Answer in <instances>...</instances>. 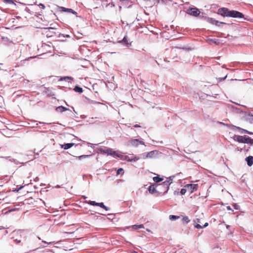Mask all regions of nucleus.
<instances>
[{"label":"nucleus","instance_id":"nucleus-1","mask_svg":"<svg viewBox=\"0 0 253 253\" xmlns=\"http://www.w3.org/2000/svg\"><path fill=\"white\" fill-rule=\"evenodd\" d=\"M217 14L223 17H230L239 19L243 18L244 17V15L242 12L234 10H230L226 7L219 8Z\"/></svg>","mask_w":253,"mask_h":253},{"label":"nucleus","instance_id":"nucleus-2","mask_svg":"<svg viewBox=\"0 0 253 253\" xmlns=\"http://www.w3.org/2000/svg\"><path fill=\"white\" fill-rule=\"evenodd\" d=\"M157 196L163 195L166 194L169 188V187L166 185L164 182L159 184L157 183Z\"/></svg>","mask_w":253,"mask_h":253},{"label":"nucleus","instance_id":"nucleus-3","mask_svg":"<svg viewBox=\"0 0 253 253\" xmlns=\"http://www.w3.org/2000/svg\"><path fill=\"white\" fill-rule=\"evenodd\" d=\"M159 152L157 150L152 151L146 153L141 154V158L143 159L155 158L158 156Z\"/></svg>","mask_w":253,"mask_h":253},{"label":"nucleus","instance_id":"nucleus-4","mask_svg":"<svg viewBox=\"0 0 253 253\" xmlns=\"http://www.w3.org/2000/svg\"><path fill=\"white\" fill-rule=\"evenodd\" d=\"M140 144L145 146V143L143 141L142 138L132 139L130 140L127 143L128 146H130L134 147H137Z\"/></svg>","mask_w":253,"mask_h":253},{"label":"nucleus","instance_id":"nucleus-5","mask_svg":"<svg viewBox=\"0 0 253 253\" xmlns=\"http://www.w3.org/2000/svg\"><path fill=\"white\" fill-rule=\"evenodd\" d=\"M186 12L188 14L195 17L200 15V10L196 7L190 8L187 9Z\"/></svg>","mask_w":253,"mask_h":253},{"label":"nucleus","instance_id":"nucleus-6","mask_svg":"<svg viewBox=\"0 0 253 253\" xmlns=\"http://www.w3.org/2000/svg\"><path fill=\"white\" fill-rule=\"evenodd\" d=\"M207 21L212 25H215L217 26H220L221 24H226V23L223 22H219L212 18L207 17L206 18Z\"/></svg>","mask_w":253,"mask_h":253},{"label":"nucleus","instance_id":"nucleus-7","mask_svg":"<svg viewBox=\"0 0 253 253\" xmlns=\"http://www.w3.org/2000/svg\"><path fill=\"white\" fill-rule=\"evenodd\" d=\"M247 136H243L238 135H235L233 137V139L237 142L240 143H245L247 142Z\"/></svg>","mask_w":253,"mask_h":253},{"label":"nucleus","instance_id":"nucleus-8","mask_svg":"<svg viewBox=\"0 0 253 253\" xmlns=\"http://www.w3.org/2000/svg\"><path fill=\"white\" fill-rule=\"evenodd\" d=\"M140 159H142L141 158V155H140V157H137L136 156H132L130 157L128 156H126L125 160L128 161V162H136L138 160H139Z\"/></svg>","mask_w":253,"mask_h":253},{"label":"nucleus","instance_id":"nucleus-9","mask_svg":"<svg viewBox=\"0 0 253 253\" xmlns=\"http://www.w3.org/2000/svg\"><path fill=\"white\" fill-rule=\"evenodd\" d=\"M244 118L246 121L249 122L250 123H253V115L251 113L245 112Z\"/></svg>","mask_w":253,"mask_h":253},{"label":"nucleus","instance_id":"nucleus-10","mask_svg":"<svg viewBox=\"0 0 253 253\" xmlns=\"http://www.w3.org/2000/svg\"><path fill=\"white\" fill-rule=\"evenodd\" d=\"M106 152V153L105 154L107 155L117 156L119 158H121V157L123 156L122 155L118 154L116 151H113L111 148H107Z\"/></svg>","mask_w":253,"mask_h":253},{"label":"nucleus","instance_id":"nucleus-11","mask_svg":"<svg viewBox=\"0 0 253 253\" xmlns=\"http://www.w3.org/2000/svg\"><path fill=\"white\" fill-rule=\"evenodd\" d=\"M157 183H154L151 185L148 188V191L150 193L154 194L155 193L157 194Z\"/></svg>","mask_w":253,"mask_h":253},{"label":"nucleus","instance_id":"nucleus-12","mask_svg":"<svg viewBox=\"0 0 253 253\" xmlns=\"http://www.w3.org/2000/svg\"><path fill=\"white\" fill-rule=\"evenodd\" d=\"M59 9H60V11L72 13L74 15L77 14V12H76L75 11H74L73 9H72L71 8H68L61 6V7H59Z\"/></svg>","mask_w":253,"mask_h":253},{"label":"nucleus","instance_id":"nucleus-13","mask_svg":"<svg viewBox=\"0 0 253 253\" xmlns=\"http://www.w3.org/2000/svg\"><path fill=\"white\" fill-rule=\"evenodd\" d=\"M118 42L119 43H124L127 46L131 44V42L126 36H125L122 40L119 41Z\"/></svg>","mask_w":253,"mask_h":253},{"label":"nucleus","instance_id":"nucleus-14","mask_svg":"<svg viewBox=\"0 0 253 253\" xmlns=\"http://www.w3.org/2000/svg\"><path fill=\"white\" fill-rule=\"evenodd\" d=\"M229 126L231 127V129L233 130H242V132H241V133H243V132L248 133L249 132L248 130H247L246 129H243V128H241L240 127L236 126H233V125H229Z\"/></svg>","mask_w":253,"mask_h":253},{"label":"nucleus","instance_id":"nucleus-15","mask_svg":"<svg viewBox=\"0 0 253 253\" xmlns=\"http://www.w3.org/2000/svg\"><path fill=\"white\" fill-rule=\"evenodd\" d=\"M246 161L248 165L251 167L253 164V156H250L246 158Z\"/></svg>","mask_w":253,"mask_h":253},{"label":"nucleus","instance_id":"nucleus-16","mask_svg":"<svg viewBox=\"0 0 253 253\" xmlns=\"http://www.w3.org/2000/svg\"><path fill=\"white\" fill-rule=\"evenodd\" d=\"M104 83L106 86L108 88H109L110 89H115L116 88V85L112 82H109L108 81L107 83L105 82Z\"/></svg>","mask_w":253,"mask_h":253},{"label":"nucleus","instance_id":"nucleus-17","mask_svg":"<svg viewBox=\"0 0 253 253\" xmlns=\"http://www.w3.org/2000/svg\"><path fill=\"white\" fill-rule=\"evenodd\" d=\"M74 145H75V143H65V144L62 145L61 146V147L62 148H64L65 150H67V149L71 148Z\"/></svg>","mask_w":253,"mask_h":253},{"label":"nucleus","instance_id":"nucleus-18","mask_svg":"<svg viewBox=\"0 0 253 253\" xmlns=\"http://www.w3.org/2000/svg\"><path fill=\"white\" fill-rule=\"evenodd\" d=\"M187 187L188 188H190L191 190V192H193L194 191H196L197 190L198 188V185L195 184H190L187 185Z\"/></svg>","mask_w":253,"mask_h":253},{"label":"nucleus","instance_id":"nucleus-19","mask_svg":"<svg viewBox=\"0 0 253 253\" xmlns=\"http://www.w3.org/2000/svg\"><path fill=\"white\" fill-rule=\"evenodd\" d=\"M67 110H69V109L63 106H58L56 108V111L58 112H63Z\"/></svg>","mask_w":253,"mask_h":253},{"label":"nucleus","instance_id":"nucleus-20","mask_svg":"<svg viewBox=\"0 0 253 253\" xmlns=\"http://www.w3.org/2000/svg\"><path fill=\"white\" fill-rule=\"evenodd\" d=\"M174 177V176H169V177L167 178V180L164 181V182L169 187V185L171 183H172L173 178Z\"/></svg>","mask_w":253,"mask_h":253},{"label":"nucleus","instance_id":"nucleus-21","mask_svg":"<svg viewBox=\"0 0 253 253\" xmlns=\"http://www.w3.org/2000/svg\"><path fill=\"white\" fill-rule=\"evenodd\" d=\"M153 180L156 183H158L164 180L163 177H160L159 175H157V176H155L153 178Z\"/></svg>","mask_w":253,"mask_h":253},{"label":"nucleus","instance_id":"nucleus-22","mask_svg":"<svg viewBox=\"0 0 253 253\" xmlns=\"http://www.w3.org/2000/svg\"><path fill=\"white\" fill-rule=\"evenodd\" d=\"M6 158L7 159H8L9 161L13 162L16 165H18V164H20L23 163V162H19L17 160L14 159L13 158H11L10 157H6Z\"/></svg>","mask_w":253,"mask_h":253},{"label":"nucleus","instance_id":"nucleus-23","mask_svg":"<svg viewBox=\"0 0 253 253\" xmlns=\"http://www.w3.org/2000/svg\"><path fill=\"white\" fill-rule=\"evenodd\" d=\"M98 207H100L101 208L104 209L106 211H108L110 210V208L107 206H106L103 203H98Z\"/></svg>","mask_w":253,"mask_h":253},{"label":"nucleus","instance_id":"nucleus-24","mask_svg":"<svg viewBox=\"0 0 253 253\" xmlns=\"http://www.w3.org/2000/svg\"><path fill=\"white\" fill-rule=\"evenodd\" d=\"M208 225L209 224L208 222L205 223L203 226H201L200 224H195V227L197 229H202L207 227Z\"/></svg>","mask_w":253,"mask_h":253},{"label":"nucleus","instance_id":"nucleus-25","mask_svg":"<svg viewBox=\"0 0 253 253\" xmlns=\"http://www.w3.org/2000/svg\"><path fill=\"white\" fill-rule=\"evenodd\" d=\"M74 90L79 93H82L83 91V88L78 85L75 86Z\"/></svg>","mask_w":253,"mask_h":253},{"label":"nucleus","instance_id":"nucleus-26","mask_svg":"<svg viewBox=\"0 0 253 253\" xmlns=\"http://www.w3.org/2000/svg\"><path fill=\"white\" fill-rule=\"evenodd\" d=\"M85 203H87L91 206H97L98 203H97L95 201H85Z\"/></svg>","mask_w":253,"mask_h":253},{"label":"nucleus","instance_id":"nucleus-27","mask_svg":"<svg viewBox=\"0 0 253 253\" xmlns=\"http://www.w3.org/2000/svg\"><path fill=\"white\" fill-rule=\"evenodd\" d=\"M132 227L134 229H141L144 228V225L143 224L133 225L132 226Z\"/></svg>","mask_w":253,"mask_h":253},{"label":"nucleus","instance_id":"nucleus-28","mask_svg":"<svg viewBox=\"0 0 253 253\" xmlns=\"http://www.w3.org/2000/svg\"><path fill=\"white\" fill-rule=\"evenodd\" d=\"M179 218H180L179 216L174 215H170L169 216V220H170L171 221L175 220H176L177 219H178Z\"/></svg>","mask_w":253,"mask_h":253},{"label":"nucleus","instance_id":"nucleus-29","mask_svg":"<svg viewBox=\"0 0 253 253\" xmlns=\"http://www.w3.org/2000/svg\"><path fill=\"white\" fill-rule=\"evenodd\" d=\"M107 148L106 147H103V148H99L98 149V151L100 153H102V154H105L106 153V150Z\"/></svg>","mask_w":253,"mask_h":253},{"label":"nucleus","instance_id":"nucleus-30","mask_svg":"<svg viewBox=\"0 0 253 253\" xmlns=\"http://www.w3.org/2000/svg\"><path fill=\"white\" fill-rule=\"evenodd\" d=\"M182 220L184 223H186V224H187L188 223H189L190 222V220H189L188 217L187 216L183 217Z\"/></svg>","mask_w":253,"mask_h":253},{"label":"nucleus","instance_id":"nucleus-31","mask_svg":"<svg viewBox=\"0 0 253 253\" xmlns=\"http://www.w3.org/2000/svg\"><path fill=\"white\" fill-rule=\"evenodd\" d=\"M90 156H91L90 155H81V156H78L77 157L79 160H81L84 158H88Z\"/></svg>","mask_w":253,"mask_h":253},{"label":"nucleus","instance_id":"nucleus-32","mask_svg":"<svg viewBox=\"0 0 253 253\" xmlns=\"http://www.w3.org/2000/svg\"><path fill=\"white\" fill-rule=\"evenodd\" d=\"M246 139L247 142H246L245 143L253 144V139H252L251 137L247 136Z\"/></svg>","mask_w":253,"mask_h":253},{"label":"nucleus","instance_id":"nucleus-33","mask_svg":"<svg viewBox=\"0 0 253 253\" xmlns=\"http://www.w3.org/2000/svg\"><path fill=\"white\" fill-rule=\"evenodd\" d=\"M2 0L5 3H7V4H14L15 5H16L15 3H14V2L13 0Z\"/></svg>","mask_w":253,"mask_h":253},{"label":"nucleus","instance_id":"nucleus-34","mask_svg":"<svg viewBox=\"0 0 253 253\" xmlns=\"http://www.w3.org/2000/svg\"><path fill=\"white\" fill-rule=\"evenodd\" d=\"M59 79H74V78L70 76H64L60 77Z\"/></svg>","mask_w":253,"mask_h":253},{"label":"nucleus","instance_id":"nucleus-35","mask_svg":"<svg viewBox=\"0 0 253 253\" xmlns=\"http://www.w3.org/2000/svg\"><path fill=\"white\" fill-rule=\"evenodd\" d=\"M186 192V189H184V188H182L180 190V194L183 195L184 194H185V193Z\"/></svg>","mask_w":253,"mask_h":253},{"label":"nucleus","instance_id":"nucleus-36","mask_svg":"<svg viewBox=\"0 0 253 253\" xmlns=\"http://www.w3.org/2000/svg\"><path fill=\"white\" fill-rule=\"evenodd\" d=\"M233 207L235 210H239L240 208V206L237 204H233Z\"/></svg>","mask_w":253,"mask_h":253},{"label":"nucleus","instance_id":"nucleus-37","mask_svg":"<svg viewBox=\"0 0 253 253\" xmlns=\"http://www.w3.org/2000/svg\"><path fill=\"white\" fill-rule=\"evenodd\" d=\"M124 171V169H123L122 168H119V169H118L117 171V174H120L122 171Z\"/></svg>","mask_w":253,"mask_h":253},{"label":"nucleus","instance_id":"nucleus-38","mask_svg":"<svg viewBox=\"0 0 253 253\" xmlns=\"http://www.w3.org/2000/svg\"><path fill=\"white\" fill-rule=\"evenodd\" d=\"M200 220L198 218H197L195 220H194V225H195V224H199L198 223L200 222Z\"/></svg>","mask_w":253,"mask_h":253},{"label":"nucleus","instance_id":"nucleus-39","mask_svg":"<svg viewBox=\"0 0 253 253\" xmlns=\"http://www.w3.org/2000/svg\"><path fill=\"white\" fill-rule=\"evenodd\" d=\"M39 6L41 7L42 8V9H44L45 8V6L42 3H40V4H39L38 5Z\"/></svg>","mask_w":253,"mask_h":253},{"label":"nucleus","instance_id":"nucleus-40","mask_svg":"<svg viewBox=\"0 0 253 253\" xmlns=\"http://www.w3.org/2000/svg\"><path fill=\"white\" fill-rule=\"evenodd\" d=\"M227 75H228V74H227L224 77L216 78V79H222V80L226 79V78L227 77Z\"/></svg>","mask_w":253,"mask_h":253},{"label":"nucleus","instance_id":"nucleus-41","mask_svg":"<svg viewBox=\"0 0 253 253\" xmlns=\"http://www.w3.org/2000/svg\"><path fill=\"white\" fill-rule=\"evenodd\" d=\"M227 209L228 210H230V211H233V210L231 208V207L230 206H227Z\"/></svg>","mask_w":253,"mask_h":253},{"label":"nucleus","instance_id":"nucleus-42","mask_svg":"<svg viewBox=\"0 0 253 253\" xmlns=\"http://www.w3.org/2000/svg\"><path fill=\"white\" fill-rule=\"evenodd\" d=\"M211 41H213V42H214L215 43H216L217 41H218V40L217 39H211Z\"/></svg>","mask_w":253,"mask_h":253},{"label":"nucleus","instance_id":"nucleus-43","mask_svg":"<svg viewBox=\"0 0 253 253\" xmlns=\"http://www.w3.org/2000/svg\"><path fill=\"white\" fill-rule=\"evenodd\" d=\"M134 127H140V126H139V125H137V124H136L134 126Z\"/></svg>","mask_w":253,"mask_h":253},{"label":"nucleus","instance_id":"nucleus-44","mask_svg":"<svg viewBox=\"0 0 253 253\" xmlns=\"http://www.w3.org/2000/svg\"><path fill=\"white\" fill-rule=\"evenodd\" d=\"M39 177H36L34 179V181H39Z\"/></svg>","mask_w":253,"mask_h":253},{"label":"nucleus","instance_id":"nucleus-45","mask_svg":"<svg viewBox=\"0 0 253 253\" xmlns=\"http://www.w3.org/2000/svg\"><path fill=\"white\" fill-rule=\"evenodd\" d=\"M42 242H43L45 244H52V243H53V242H49V243H47L46 242L44 241H43Z\"/></svg>","mask_w":253,"mask_h":253},{"label":"nucleus","instance_id":"nucleus-46","mask_svg":"<svg viewBox=\"0 0 253 253\" xmlns=\"http://www.w3.org/2000/svg\"><path fill=\"white\" fill-rule=\"evenodd\" d=\"M23 187V186L19 187L18 189H16L15 191H18L20 189H22Z\"/></svg>","mask_w":253,"mask_h":253},{"label":"nucleus","instance_id":"nucleus-47","mask_svg":"<svg viewBox=\"0 0 253 253\" xmlns=\"http://www.w3.org/2000/svg\"><path fill=\"white\" fill-rule=\"evenodd\" d=\"M82 199H86L87 198V197H86V196H84V195H83V196H82Z\"/></svg>","mask_w":253,"mask_h":253},{"label":"nucleus","instance_id":"nucleus-48","mask_svg":"<svg viewBox=\"0 0 253 253\" xmlns=\"http://www.w3.org/2000/svg\"><path fill=\"white\" fill-rule=\"evenodd\" d=\"M219 124L221 125H222L228 126L227 124H225V123H222V122H219Z\"/></svg>","mask_w":253,"mask_h":253},{"label":"nucleus","instance_id":"nucleus-49","mask_svg":"<svg viewBox=\"0 0 253 253\" xmlns=\"http://www.w3.org/2000/svg\"><path fill=\"white\" fill-rule=\"evenodd\" d=\"M25 10H26V11L28 12H29V11H30V9H29L28 8H27V7H26V8H25Z\"/></svg>","mask_w":253,"mask_h":253},{"label":"nucleus","instance_id":"nucleus-50","mask_svg":"<svg viewBox=\"0 0 253 253\" xmlns=\"http://www.w3.org/2000/svg\"><path fill=\"white\" fill-rule=\"evenodd\" d=\"M70 36L69 35H66L65 36H64V37H67V38H68Z\"/></svg>","mask_w":253,"mask_h":253},{"label":"nucleus","instance_id":"nucleus-51","mask_svg":"<svg viewBox=\"0 0 253 253\" xmlns=\"http://www.w3.org/2000/svg\"><path fill=\"white\" fill-rule=\"evenodd\" d=\"M248 134H253V132L249 131V132L248 133Z\"/></svg>","mask_w":253,"mask_h":253},{"label":"nucleus","instance_id":"nucleus-52","mask_svg":"<svg viewBox=\"0 0 253 253\" xmlns=\"http://www.w3.org/2000/svg\"><path fill=\"white\" fill-rule=\"evenodd\" d=\"M60 187H61V186L60 185H56L55 186V188H60Z\"/></svg>","mask_w":253,"mask_h":253},{"label":"nucleus","instance_id":"nucleus-53","mask_svg":"<svg viewBox=\"0 0 253 253\" xmlns=\"http://www.w3.org/2000/svg\"><path fill=\"white\" fill-rule=\"evenodd\" d=\"M39 124H45L44 123L40 122H39Z\"/></svg>","mask_w":253,"mask_h":253},{"label":"nucleus","instance_id":"nucleus-54","mask_svg":"<svg viewBox=\"0 0 253 253\" xmlns=\"http://www.w3.org/2000/svg\"><path fill=\"white\" fill-rule=\"evenodd\" d=\"M44 185H45V184H41V186H44Z\"/></svg>","mask_w":253,"mask_h":253},{"label":"nucleus","instance_id":"nucleus-55","mask_svg":"<svg viewBox=\"0 0 253 253\" xmlns=\"http://www.w3.org/2000/svg\"><path fill=\"white\" fill-rule=\"evenodd\" d=\"M133 253H138L137 252L134 251Z\"/></svg>","mask_w":253,"mask_h":253},{"label":"nucleus","instance_id":"nucleus-56","mask_svg":"<svg viewBox=\"0 0 253 253\" xmlns=\"http://www.w3.org/2000/svg\"><path fill=\"white\" fill-rule=\"evenodd\" d=\"M114 79V77L113 76L112 78V79Z\"/></svg>","mask_w":253,"mask_h":253},{"label":"nucleus","instance_id":"nucleus-57","mask_svg":"<svg viewBox=\"0 0 253 253\" xmlns=\"http://www.w3.org/2000/svg\"><path fill=\"white\" fill-rule=\"evenodd\" d=\"M229 227V225H227L226 227L228 228Z\"/></svg>","mask_w":253,"mask_h":253},{"label":"nucleus","instance_id":"nucleus-58","mask_svg":"<svg viewBox=\"0 0 253 253\" xmlns=\"http://www.w3.org/2000/svg\"><path fill=\"white\" fill-rule=\"evenodd\" d=\"M80 80H82V79H83V78H80Z\"/></svg>","mask_w":253,"mask_h":253}]
</instances>
